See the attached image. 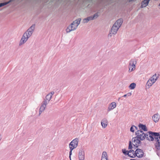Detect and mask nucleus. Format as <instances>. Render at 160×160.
<instances>
[{"mask_svg": "<svg viewBox=\"0 0 160 160\" xmlns=\"http://www.w3.org/2000/svg\"><path fill=\"white\" fill-rule=\"evenodd\" d=\"M150 0H144L142 2L141 8H143L147 6L148 5Z\"/></svg>", "mask_w": 160, "mask_h": 160, "instance_id": "obj_20", "label": "nucleus"}, {"mask_svg": "<svg viewBox=\"0 0 160 160\" xmlns=\"http://www.w3.org/2000/svg\"><path fill=\"white\" fill-rule=\"evenodd\" d=\"M54 94V91H52L48 93L45 97V99L43 101L48 103L49 101L51 100L52 95Z\"/></svg>", "mask_w": 160, "mask_h": 160, "instance_id": "obj_10", "label": "nucleus"}, {"mask_svg": "<svg viewBox=\"0 0 160 160\" xmlns=\"http://www.w3.org/2000/svg\"><path fill=\"white\" fill-rule=\"evenodd\" d=\"M122 152L125 155H128L129 157L131 158H134V156H131V154H129V151H126L125 149H122Z\"/></svg>", "mask_w": 160, "mask_h": 160, "instance_id": "obj_19", "label": "nucleus"}, {"mask_svg": "<svg viewBox=\"0 0 160 160\" xmlns=\"http://www.w3.org/2000/svg\"><path fill=\"white\" fill-rule=\"evenodd\" d=\"M10 2V1H8L7 2H4L0 3V7H2L3 6L7 5V4L9 3Z\"/></svg>", "mask_w": 160, "mask_h": 160, "instance_id": "obj_24", "label": "nucleus"}, {"mask_svg": "<svg viewBox=\"0 0 160 160\" xmlns=\"http://www.w3.org/2000/svg\"><path fill=\"white\" fill-rule=\"evenodd\" d=\"M35 24H32L23 34L21 39L20 40L19 45H21L25 43L28 40L29 38L32 35L35 28Z\"/></svg>", "mask_w": 160, "mask_h": 160, "instance_id": "obj_2", "label": "nucleus"}, {"mask_svg": "<svg viewBox=\"0 0 160 160\" xmlns=\"http://www.w3.org/2000/svg\"><path fill=\"white\" fill-rule=\"evenodd\" d=\"M136 135L137 136L136 137L142 141L144 140L147 136H148V133L145 134L141 130L137 131L136 132Z\"/></svg>", "mask_w": 160, "mask_h": 160, "instance_id": "obj_6", "label": "nucleus"}, {"mask_svg": "<svg viewBox=\"0 0 160 160\" xmlns=\"http://www.w3.org/2000/svg\"><path fill=\"white\" fill-rule=\"evenodd\" d=\"M136 86V84L135 83H132L129 85V87L131 89H134Z\"/></svg>", "mask_w": 160, "mask_h": 160, "instance_id": "obj_22", "label": "nucleus"}, {"mask_svg": "<svg viewBox=\"0 0 160 160\" xmlns=\"http://www.w3.org/2000/svg\"><path fill=\"white\" fill-rule=\"evenodd\" d=\"M159 6L160 7V3H159Z\"/></svg>", "mask_w": 160, "mask_h": 160, "instance_id": "obj_33", "label": "nucleus"}, {"mask_svg": "<svg viewBox=\"0 0 160 160\" xmlns=\"http://www.w3.org/2000/svg\"><path fill=\"white\" fill-rule=\"evenodd\" d=\"M160 118L159 115L158 113H156L154 114L152 117V119L155 122H158Z\"/></svg>", "mask_w": 160, "mask_h": 160, "instance_id": "obj_16", "label": "nucleus"}, {"mask_svg": "<svg viewBox=\"0 0 160 160\" xmlns=\"http://www.w3.org/2000/svg\"><path fill=\"white\" fill-rule=\"evenodd\" d=\"M101 160H109L108 154L106 152L104 151L102 152Z\"/></svg>", "mask_w": 160, "mask_h": 160, "instance_id": "obj_17", "label": "nucleus"}, {"mask_svg": "<svg viewBox=\"0 0 160 160\" xmlns=\"http://www.w3.org/2000/svg\"><path fill=\"white\" fill-rule=\"evenodd\" d=\"M158 77L157 76L156 73L153 75L148 80L146 83L148 88H150L157 80Z\"/></svg>", "mask_w": 160, "mask_h": 160, "instance_id": "obj_5", "label": "nucleus"}, {"mask_svg": "<svg viewBox=\"0 0 160 160\" xmlns=\"http://www.w3.org/2000/svg\"><path fill=\"white\" fill-rule=\"evenodd\" d=\"M89 21L88 18H85L83 19V23H87Z\"/></svg>", "mask_w": 160, "mask_h": 160, "instance_id": "obj_26", "label": "nucleus"}, {"mask_svg": "<svg viewBox=\"0 0 160 160\" xmlns=\"http://www.w3.org/2000/svg\"><path fill=\"white\" fill-rule=\"evenodd\" d=\"M48 103L42 101L39 109V113L38 116H40L42 113L45 110Z\"/></svg>", "mask_w": 160, "mask_h": 160, "instance_id": "obj_12", "label": "nucleus"}, {"mask_svg": "<svg viewBox=\"0 0 160 160\" xmlns=\"http://www.w3.org/2000/svg\"><path fill=\"white\" fill-rule=\"evenodd\" d=\"M81 21L80 18H78L73 21L72 22L66 29L67 33L70 32L71 31L76 29L78 26L80 24Z\"/></svg>", "mask_w": 160, "mask_h": 160, "instance_id": "obj_4", "label": "nucleus"}, {"mask_svg": "<svg viewBox=\"0 0 160 160\" xmlns=\"http://www.w3.org/2000/svg\"><path fill=\"white\" fill-rule=\"evenodd\" d=\"M134 0H129V2H132Z\"/></svg>", "mask_w": 160, "mask_h": 160, "instance_id": "obj_32", "label": "nucleus"}, {"mask_svg": "<svg viewBox=\"0 0 160 160\" xmlns=\"http://www.w3.org/2000/svg\"><path fill=\"white\" fill-rule=\"evenodd\" d=\"M116 103L114 102H111L109 104L107 109V111L108 112L113 109L116 107Z\"/></svg>", "mask_w": 160, "mask_h": 160, "instance_id": "obj_14", "label": "nucleus"}, {"mask_svg": "<svg viewBox=\"0 0 160 160\" xmlns=\"http://www.w3.org/2000/svg\"><path fill=\"white\" fill-rule=\"evenodd\" d=\"M78 139L76 138L73 140L69 143V148L70 150H72L76 148L78 145Z\"/></svg>", "mask_w": 160, "mask_h": 160, "instance_id": "obj_8", "label": "nucleus"}, {"mask_svg": "<svg viewBox=\"0 0 160 160\" xmlns=\"http://www.w3.org/2000/svg\"><path fill=\"white\" fill-rule=\"evenodd\" d=\"M127 94V95L128 96H130L131 95L132 93L131 92L128 93Z\"/></svg>", "mask_w": 160, "mask_h": 160, "instance_id": "obj_29", "label": "nucleus"}, {"mask_svg": "<svg viewBox=\"0 0 160 160\" xmlns=\"http://www.w3.org/2000/svg\"><path fill=\"white\" fill-rule=\"evenodd\" d=\"M108 123V121L106 118H103L101 121V126L103 128H105L107 127Z\"/></svg>", "mask_w": 160, "mask_h": 160, "instance_id": "obj_15", "label": "nucleus"}, {"mask_svg": "<svg viewBox=\"0 0 160 160\" xmlns=\"http://www.w3.org/2000/svg\"><path fill=\"white\" fill-rule=\"evenodd\" d=\"M157 155L158 156H159V153H158V152H157Z\"/></svg>", "mask_w": 160, "mask_h": 160, "instance_id": "obj_31", "label": "nucleus"}, {"mask_svg": "<svg viewBox=\"0 0 160 160\" xmlns=\"http://www.w3.org/2000/svg\"><path fill=\"white\" fill-rule=\"evenodd\" d=\"M123 20L122 19H118L116 21L111 29V30L108 35V37H111L112 35L116 34Z\"/></svg>", "mask_w": 160, "mask_h": 160, "instance_id": "obj_3", "label": "nucleus"}, {"mask_svg": "<svg viewBox=\"0 0 160 160\" xmlns=\"http://www.w3.org/2000/svg\"><path fill=\"white\" fill-rule=\"evenodd\" d=\"M127 96V94H126L124 95L123 96V97H126Z\"/></svg>", "mask_w": 160, "mask_h": 160, "instance_id": "obj_30", "label": "nucleus"}, {"mask_svg": "<svg viewBox=\"0 0 160 160\" xmlns=\"http://www.w3.org/2000/svg\"><path fill=\"white\" fill-rule=\"evenodd\" d=\"M136 63L137 61L135 59H132L129 61L128 66L129 72H131L135 70Z\"/></svg>", "mask_w": 160, "mask_h": 160, "instance_id": "obj_7", "label": "nucleus"}, {"mask_svg": "<svg viewBox=\"0 0 160 160\" xmlns=\"http://www.w3.org/2000/svg\"><path fill=\"white\" fill-rule=\"evenodd\" d=\"M78 158L79 160H84L85 159V152L82 149H80L79 151Z\"/></svg>", "mask_w": 160, "mask_h": 160, "instance_id": "obj_13", "label": "nucleus"}, {"mask_svg": "<svg viewBox=\"0 0 160 160\" xmlns=\"http://www.w3.org/2000/svg\"><path fill=\"white\" fill-rule=\"evenodd\" d=\"M72 151H71V150H70V152H69V158H70V160H71V155H72Z\"/></svg>", "mask_w": 160, "mask_h": 160, "instance_id": "obj_28", "label": "nucleus"}, {"mask_svg": "<svg viewBox=\"0 0 160 160\" xmlns=\"http://www.w3.org/2000/svg\"><path fill=\"white\" fill-rule=\"evenodd\" d=\"M135 157L137 156L138 158H141L143 157L144 155V153L142 150L140 149H137L135 151L134 153Z\"/></svg>", "mask_w": 160, "mask_h": 160, "instance_id": "obj_11", "label": "nucleus"}, {"mask_svg": "<svg viewBox=\"0 0 160 160\" xmlns=\"http://www.w3.org/2000/svg\"><path fill=\"white\" fill-rule=\"evenodd\" d=\"M138 127L144 131H147L148 130L147 128L145 125H143L142 124H139L138 125Z\"/></svg>", "mask_w": 160, "mask_h": 160, "instance_id": "obj_21", "label": "nucleus"}, {"mask_svg": "<svg viewBox=\"0 0 160 160\" xmlns=\"http://www.w3.org/2000/svg\"><path fill=\"white\" fill-rule=\"evenodd\" d=\"M98 16V13H95L93 16H91L88 17H87L89 21H90L92 20H93L97 18Z\"/></svg>", "mask_w": 160, "mask_h": 160, "instance_id": "obj_18", "label": "nucleus"}, {"mask_svg": "<svg viewBox=\"0 0 160 160\" xmlns=\"http://www.w3.org/2000/svg\"><path fill=\"white\" fill-rule=\"evenodd\" d=\"M132 148V144L131 143V141H130L129 142V145L128 148V149H131Z\"/></svg>", "mask_w": 160, "mask_h": 160, "instance_id": "obj_27", "label": "nucleus"}, {"mask_svg": "<svg viewBox=\"0 0 160 160\" xmlns=\"http://www.w3.org/2000/svg\"><path fill=\"white\" fill-rule=\"evenodd\" d=\"M129 154H130L131 153H132V154H131V156H134V158L135 157V151H134L133 150H130L129 151Z\"/></svg>", "mask_w": 160, "mask_h": 160, "instance_id": "obj_25", "label": "nucleus"}, {"mask_svg": "<svg viewBox=\"0 0 160 160\" xmlns=\"http://www.w3.org/2000/svg\"><path fill=\"white\" fill-rule=\"evenodd\" d=\"M134 127L136 128V129H137V130L138 129V128L137 127L135 126L134 125H133V126H132L130 128V131L131 132H134Z\"/></svg>", "mask_w": 160, "mask_h": 160, "instance_id": "obj_23", "label": "nucleus"}, {"mask_svg": "<svg viewBox=\"0 0 160 160\" xmlns=\"http://www.w3.org/2000/svg\"><path fill=\"white\" fill-rule=\"evenodd\" d=\"M132 142L135 148H137L141 143V140L136 137L133 138L132 139Z\"/></svg>", "mask_w": 160, "mask_h": 160, "instance_id": "obj_9", "label": "nucleus"}, {"mask_svg": "<svg viewBox=\"0 0 160 160\" xmlns=\"http://www.w3.org/2000/svg\"><path fill=\"white\" fill-rule=\"evenodd\" d=\"M148 136L146 137L147 139L149 141H153L154 139L156 142L155 147L157 151L160 150V132H147Z\"/></svg>", "mask_w": 160, "mask_h": 160, "instance_id": "obj_1", "label": "nucleus"}]
</instances>
